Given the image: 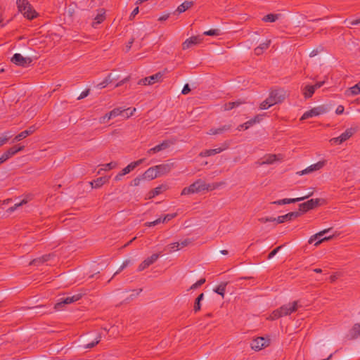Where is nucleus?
<instances>
[{"instance_id":"obj_1","label":"nucleus","mask_w":360,"mask_h":360,"mask_svg":"<svg viewBox=\"0 0 360 360\" xmlns=\"http://www.w3.org/2000/svg\"><path fill=\"white\" fill-rule=\"evenodd\" d=\"M300 305L298 301H294L286 304H283L281 307L275 309L268 318L270 320H276L281 317L290 315L292 313L295 312Z\"/></svg>"},{"instance_id":"obj_2","label":"nucleus","mask_w":360,"mask_h":360,"mask_svg":"<svg viewBox=\"0 0 360 360\" xmlns=\"http://www.w3.org/2000/svg\"><path fill=\"white\" fill-rule=\"evenodd\" d=\"M16 4L18 11L28 20H32L37 16L36 11L27 0H17Z\"/></svg>"},{"instance_id":"obj_3","label":"nucleus","mask_w":360,"mask_h":360,"mask_svg":"<svg viewBox=\"0 0 360 360\" xmlns=\"http://www.w3.org/2000/svg\"><path fill=\"white\" fill-rule=\"evenodd\" d=\"M331 229H332V228H328V229H324V230L311 236L310 237V238L309 239L308 243L309 244H311L317 240V241L314 243V245L317 246L324 241H328V240H331L332 238H333V236L321 238L324 234H326V233H328Z\"/></svg>"},{"instance_id":"obj_4","label":"nucleus","mask_w":360,"mask_h":360,"mask_svg":"<svg viewBox=\"0 0 360 360\" xmlns=\"http://www.w3.org/2000/svg\"><path fill=\"white\" fill-rule=\"evenodd\" d=\"M357 129L356 128H348L343 132L340 136L333 138L330 140V142L336 144H341L350 137H352L356 132Z\"/></svg>"},{"instance_id":"obj_5","label":"nucleus","mask_w":360,"mask_h":360,"mask_svg":"<svg viewBox=\"0 0 360 360\" xmlns=\"http://www.w3.org/2000/svg\"><path fill=\"white\" fill-rule=\"evenodd\" d=\"M267 99L270 102V105H274L281 103L285 99V93L281 89L271 91Z\"/></svg>"},{"instance_id":"obj_6","label":"nucleus","mask_w":360,"mask_h":360,"mask_svg":"<svg viewBox=\"0 0 360 360\" xmlns=\"http://www.w3.org/2000/svg\"><path fill=\"white\" fill-rule=\"evenodd\" d=\"M11 62L16 65L21 66L23 68L28 67L32 62V60L30 57H23L20 53H15L11 58Z\"/></svg>"},{"instance_id":"obj_7","label":"nucleus","mask_w":360,"mask_h":360,"mask_svg":"<svg viewBox=\"0 0 360 360\" xmlns=\"http://www.w3.org/2000/svg\"><path fill=\"white\" fill-rule=\"evenodd\" d=\"M82 294H75L70 297L60 298V301L55 304V309L57 310H60L65 304H69L78 301L82 298Z\"/></svg>"},{"instance_id":"obj_8","label":"nucleus","mask_w":360,"mask_h":360,"mask_svg":"<svg viewBox=\"0 0 360 360\" xmlns=\"http://www.w3.org/2000/svg\"><path fill=\"white\" fill-rule=\"evenodd\" d=\"M320 199H311L299 205V212L300 213H304L307 211L312 210L320 205Z\"/></svg>"},{"instance_id":"obj_9","label":"nucleus","mask_w":360,"mask_h":360,"mask_svg":"<svg viewBox=\"0 0 360 360\" xmlns=\"http://www.w3.org/2000/svg\"><path fill=\"white\" fill-rule=\"evenodd\" d=\"M162 76L163 74L159 72L153 75L139 80L138 84L144 86L153 84L155 82H160L162 80Z\"/></svg>"},{"instance_id":"obj_10","label":"nucleus","mask_w":360,"mask_h":360,"mask_svg":"<svg viewBox=\"0 0 360 360\" xmlns=\"http://www.w3.org/2000/svg\"><path fill=\"white\" fill-rule=\"evenodd\" d=\"M269 343V340H266L263 337H258L252 341L250 346L255 351H259L262 348L267 347Z\"/></svg>"},{"instance_id":"obj_11","label":"nucleus","mask_w":360,"mask_h":360,"mask_svg":"<svg viewBox=\"0 0 360 360\" xmlns=\"http://www.w3.org/2000/svg\"><path fill=\"white\" fill-rule=\"evenodd\" d=\"M313 195V192L309 193L307 195H304L303 197L296 198H284L282 200H278L276 201L271 202V204L274 205H283L285 204H290V203H295L297 202H300L302 200H304V199L311 196Z\"/></svg>"},{"instance_id":"obj_12","label":"nucleus","mask_w":360,"mask_h":360,"mask_svg":"<svg viewBox=\"0 0 360 360\" xmlns=\"http://www.w3.org/2000/svg\"><path fill=\"white\" fill-rule=\"evenodd\" d=\"M326 112V109L323 106L314 108L310 110L305 112L301 117V120H307L308 118L321 115Z\"/></svg>"},{"instance_id":"obj_13","label":"nucleus","mask_w":360,"mask_h":360,"mask_svg":"<svg viewBox=\"0 0 360 360\" xmlns=\"http://www.w3.org/2000/svg\"><path fill=\"white\" fill-rule=\"evenodd\" d=\"M301 216L300 212H291L285 215L276 217V224H282L285 221H292Z\"/></svg>"},{"instance_id":"obj_14","label":"nucleus","mask_w":360,"mask_h":360,"mask_svg":"<svg viewBox=\"0 0 360 360\" xmlns=\"http://www.w3.org/2000/svg\"><path fill=\"white\" fill-rule=\"evenodd\" d=\"M160 254H153L150 257L143 261L138 267V271H141L153 264L159 258Z\"/></svg>"},{"instance_id":"obj_15","label":"nucleus","mask_w":360,"mask_h":360,"mask_svg":"<svg viewBox=\"0 0 360 360\" xmlns=\"http://www.w3.org/2000/svg\"><path fill=\"white\" fill-rule=\"evenodd\" d=\"M24 148H25L24 146H14L10 148L9 149H8L6 152H4L1 155V159H3V160L4 162H6L7 160H8L10 158L13 156L18 152L24 149Z\"/></svg>"},{"instance_id":"obj_16","label":"nucleus","mask_w":360,"mask_h":360,"mask_svg":"<svg viewBox=\"0 0 360 360\" xmlns=\"http://www.w3.org/2000/svg\"><path fill=\"white\" fill-rule=\"evenodd\" d=\"M229 148V145L227 143H224L221 147L214 148V149H208L205 150L199 154L200 157H208L212 156L216 154H218L224 150L227 149Z\"/></svg>"},{"instance_id":"obj_17","label":"nucleus","mask_w":360,"mask_h":360,"mask_svg":"<svg viewBox=\"0 0 360 360\" xmlns=\"http://www.w3.org/2000/svg\"><path fill=\"white\" fill-rule=\"evenodd\" d=\"M174 166V164L172 162L156 165L155 168L157 169L158 176H162L169 173Z\"/></svg>"},{"instance_id":"obj_18","label":"nucleus","mask_w":360,"mask_h":360,"mask_svg":"<svg viewBox=\"0 0 360 360\" xmlns=\"http://www.w3.org/2000/svg\"><path fill=\"white\" fill-rule=\"evenodd\" d=\"M37 129V127L34 125L30 126L27 129L20 132L14 138L13 141H20L28 136L32 134Z\"/></svg>"},{"instance_id":"obj_19","label":"nucleus","mask_w":360,"mask_h":360,"mask_svg":"<svg viewBox=\"0 0 360 360\" xmlns=\"http://www.w3.org/2000/svg\"><path fill=\"white\" fill-rule=\"evenodd\" d=\"M324 165H325V161H319L317 163L312 165L308 167L307 168H306L305 169L301 171L300 172H299V174H300V175L307 174L311 173L312 172L319 170Z\"/></svg>"},{"instance_id":"obj_20","label":"nucleus","mask_w":360,"mask_h":360,"mask_svg":"<svg viewBox=\"0 0 360 360\" xmlns=\"http://www.w3.org/2000/svg\"><path fill=\"white\" fill-rule=\"evenodd\" d=\"M202 41V38H200L199 36H193L190 37L189 39H187L182 44V48L184 50L189 49L193 45L198 44L200 43Z\"/></svg>"},{"instance_id":"obj_21","label":"nucleus","mask_w":360,"mask_h":360,"mask_svg":"<svg viewBox=\"0 0 360 360\" xmlns=\"http://www.w3.org/2000/svg\"><path fill=\"white\" fill-rule=\"evenodd\" d=\"M204 186V181L202 179H198L192 184H191L189 188L192 193H196L205 191Z\"/></svg>"},{"instance_id":"obj_22","label":"nucleus","mask_w":360,"mask_h":360,"mask_svg":"<svg viewBox=\"0 0 360 360\" xmlns=\"http://www.w3.org/2000/svg\"><path fill=\"white\" fill-rule=\"evenodd\" d=\"M158 176H158V174L157 169L155 168V166L148 168L142 174V179H143L153 180V179H155Z\"/></svg>"},{"instance_id":"obj_23","label":"nucleus","mask_w":360,"mask_h":360,"mask_svg":"<svg viewBox=\"0 0 360 360\" xmlns=\"http://www.w3.org/2000/svg\"><path fill=\"white\" fill-rule=\"evenodd\" d=\"M145 159H140L137 161L132 162L129 165H128L126 167H124L121 172H122V174L126 175L129 174L130 172L134 170L136 167L140 165L141 163L144 162Z\"/></svg>"},{"instance_id":"obj_24","label":"nucleus","mask_w":360,"mask_h":360,"mask_svg":"<svg viewBox=\"0 0 360 360\" xmlns=\"http://www.w3.org/2000/svg\"><path fill=\"white\" fill-rule=\"evenodd\" d=\"M349 335L351 340L356 339L360 336V323H355L351 330H349Z\"/></svg>"},{"instance_id":"obj_25","label":"nucleus","mask_w":360,"mask_h":360,"mask_svg":"<svg viewBox=\"0 0 360 360\" xmlns=\"http://www.w3.org/2000/svg\"><path fill=\"white\" fill-rule=\"evenodd\" d=\"M231 128V126L230 124H226L222 126L221 127L217 128V129H210L209 132H207L208 134L210 135H217L224 133L226 131L229 130Z\"/></svg>"},{"instance_id":"obj_26","label":"nucleus","mask_w":360,"mask_h":360,"mask_svg":"<svg viewBox=\"0 0 360 360\" xmlns=\"http://www.w3.org/2000/svg\"><path fill=\"white\" fill-rule=\"evenodd\" d=\"M192 1H186L177 7L176 11L179 13H184L193 6Z\"/></svg>"},{"instance_id":"obj_27","label":"nucleus","mask_w":360,"mask_h":360,"mask_svg":"<svg viewBox=\"0 0 360 360\" xmlns=\"http://www.w3.org/2000/svg\"><path fill=\"white\" fill-rule=\"evenodd\" d=\"M271 41L269 40L266 42L261 44L259 46L255 49V53L257 56L261 55L264 50L267 49L270 45Z\"/></svg>"},{"instance_id":"obj_28","label":"nucleus","mask_w":360,"mask_h":360,"mask_svg":"<svg viewBox=\"0 0 360 360\" xmlns=\"http://www.w3.org/2000/svg\"><path fill=\"white\" fill-rule=\"evenodd\" d=\"M277 160V158L276 155H268L264 156L262 159V162L259 163L260 165H270L273 164Z\"/></svg>"},{"instance_id":"obj_29","label":"nucleus","mask_w":360,"mask_h":360,"mask_svg":"<svg viewBox=\"0 0 360 360\" xmlns=\"http://www.w3.org/2000/svg\"><path fill=\"white\" fill-rule=\"evenodd\" d=\"M124 110L125 109H122V108H114L109 113H107L108 120H110L111 118L117 117L118 115H121Z\"/></svg>"},{"instance_id":"obj_30","label":"nucleus","mask_w":360,"mask_h":360,"mask_svg":"<svg viewBox=\"0 0 360 360\" xmlns=\"http://www.w3.org/2000/svg\"><path fill=\"white\" fill-rule=\"evenodd\" d=\"M347 92H349L348 95L352 96L360 94V81L353 86L350 87Z\"/></svg>"},{"instance_id":"obj_31","label":"nucleus","mask_w":360,"mask_h":360,"mask_svg":"<svg viewBox=\"0 0 360 360\" xmlns=\"http://www.w3.org/2000/svg\"><path fill=\"white\" fill-rule=\"evenodd\" d=\"M315 89L314 87L311 85H307L303 89V94L305 98H311L314 94Z\"/></svg>"},{"instance_id":"obj_32","label":"nucleus","mask_w":360,"mask_h":360,"mask_svg":"<svg viewBox=\"0 0 360 360\" xmlns=\"http://www.w3.org/2000/svg\"><path fill=\"white\" fill-rule=\"evenodd\" d=\"M280 14L269 13L262 18V20L266 22H274L278 19Z\"/></svg>"},{"instance_id":"obj_33","label":"nucleus","mask_w":360,"mask_h":360,"mask_svg":"<svg viewBox=\"0 0 360 360\" xmlns=\"http://www.w3.org/2000/svg\"><path fill=\"white\" fill-rule=\"evenodd\" d=\"M106 182L105 177H99L94 180L93 182H91V184L93 188H98L103 186Z\"/></svg>"},{"instance_id":"obj_34","label":"nucleus","mask_w":360,"mask_h":360,"mask_svg":"<svg viewBox=\"0 0 360 360\" xmlns=\"http://www.w3.org/2000/svg\"><path fill=\"white\" fill-rule=\"evenodd\" d=\"M226 285L227 283H221L220 285H219L214 290V291L221 295L222 297H224V293H225V290H226Z\"/></svg>"},{"instance_id":"obj_35","label":"nucleus","mask_w":360,"mask_h":360,"mask_svg":"<svg viewBox=\"0 0 360 360\" xmlns=\"http://www.w3.org/2000/svg\"><path fill=\"white\" fill-rule=\"evenodd\" d=\"M104 20H105L104 13H98L94 18V20L92 24L93 27H95L96 25L101 23Z\"/></svg>"},{"instance_id":"obj_36","label":"nucleus","mask_w":360,"mask_h":360,"mask_svg":"<svg viewBox=\"0 0 360 360\" xmlns=\"http://www.w3.org/2000/svg\"><path fill=\"white\" fill-rule=\"evenodd\" d=\"M221 184H222V183H214V184H206V183L204 181L205 191V190H207V191H212V190H214V189H216L217 188H218L219 186H221Z\"/></svg>"},{"instance_id":"obj_37","label":"nucleus","mask_w":360,"mask_h":360,"mask_svg":"<svg viewBox=\"0 0 360 360\" xmlns=\"http://www.w3.org/2000/svg\"><path fill=\"white\" fill-rule=\"evenodd\" d=\"M206 280L205 278H200V280H198L196 283H195L194 284H193L191 287H190V289L189 290H195L199 287H200L202 284H204L205 283Z\"/></svg>"},{"instance_id":"obj_38","label":"nucleus","mask_w":360,"mask_h":360,"mask_svg":"<svg viewBox=\"0 0 360 360\" xmlns=\"http://www.w3.org/2000/svg\"><path fill=\"white\" fill-rule=\"evenodd\" d=\"M220 30L219 29H212L204 32V35L207 36H219Z\"/></svg>"},{"instance_id":"obj_39","label":"nucleus","mask_w":360,"mask_h":360,"mask_svg":"<svg viewBox=\"0 0 360 360\" xmlns=\"http://www.w3.org/2000/svg\"><path fill=\"white\" fill-rule=\"evenodd\" d=\"M323 51V47L322 46H318L316 49H313L310 53H309V57L312 58V57H314L316 56L317 54H319V53Z\"/></svg>"},{"instance_id":"obj_40","label":"nucleus","mask_w":360,"mask_h":360,"mask_svg":"<svg viewBox=\"0 0 360 360\" xmlns=\"http://www.w3.org/2000/svg\"><path fill=\"white\" fill-rule=\"evenodd\" d=\"M174 144V141H172L170 140H165L163 141L160 146L162 147L161 148L163 150H165L168 148L171 145Z\"/></svg>"},{"instance_id":"obj_41","label":"nucleus","mask_w":360,"mask_h":360,"mask_svg":"<svg viewBox=\"0 0 360 360\" xmlns=\"http://www.w3.org/2000/svg\"><path fill=\"white\" fill-rule=\"evenodd\" d=\"M116 165H117L116 162H111L110 163L103 165L102 166L103 167L102 168V169H103L105 171H108V170H110V169H113L114 167H115Z\"/></svg>"},{"instance_id":"obj_42","label":"nucleus","mask_w":360,"mask_h":360,"mask_svg":"<svg viewBox=\"0 0 360 360\" xmlns=\"http://www.w3.org/2000/svg\"><path fill=\"white\" fill-rule=\"evenodd\" d=\"M119 75L116 73H110L107 77V82H112L113 81H115L119 79Z\"/></svg>"},{"instance_id":"obj_43","label":"nucleus","mask_w":360,"mask_h":360,"mask_svg":"<svg viewBox=\"0 0 360 360\" xmlns=\"http://www.w3.org/2000/svg\"><path fill=\"white\" fill-rule=\"evenodd\" d=\"M100 340H101V335H98V337L96 338V340L86 344V348H93L100 342Z\"/></svg>"},{"instance_id":"obj_44","label":"nucleus","mask_w":360,"mask_h":360,"mask_svg":"<svg viewBox=\"0 0 360 360\" xmlns=\"http://www.w3.org/2000/svg\"><path fill=\"white\" fill-rule=\"evenodd\" d=\"M160 223H162V217H160V218H158V219H156V220H155L153 221L146 222L145 224V226L150 227V226H156V225H158V224H159Z\"/></svg>"},{"instance_id":"obj_45","label":"nucleus","mask_w":360,"mask_h":360,"mask_svg":"<svg viewBox=\"0 0 360 360\" xmlns=\"http://www.w3.org/2000/svg\"><path fill=\"white\" fill-rule=\"evenodd\" d=\"M191 243H192V240L190 238H186V239L181 240V242H179L180 249L188 246Z\"/></svg>"},{"instance_id":"obj_46","label":"nucleus","mask_w":360,"mask_h":360,"mask_svg":"<svg viewBox=\"0 0 360 360\" xmlns=\"http://www.w3.org/2000/svg\"><path fill=\"white\" fill-rule=\"evenodd\" d=\"M176 214H166L163 218H162V223L167 222L174 218Z\"/></svg>"},{"instance_id":"obj_47","label":"nucleus","mask_w":360,"mask_h":360,"mask_svg":"<svg viewBox=\"0 0 360 360\" xmlns=\"http://www.w3.org/2000/svg\"><path fill=\"white\" fill-rule=\"evenodd\" d=\"M271 106H272V105H270V102L266 98L260 104L259 108L262 110H266V109H268Z\"/></svg>"},{"instance_id":"obj_48","label":"nucleus","mask_w":360,"mask_h":360,"mask_svg":"<svg viewBox=\"0 0 360 360\" xmlns=\"http://www.w3.org/2000/svg\"><path fill=\"white\" fill-rule=\"evenodd\" d=\"M169 247L170 248L169 252H172V251H174V250H179L180 249L179 242L172 243L169 245Z\"/></svg>"},{"instance_id":"obj_49","label":"nucleus","mask_w":360,"mask_h":360,"mask_svg":"<svg viewBox=\"0 0 360 360\" xmlns=\"http://www.w3.org/2000/svg\"><path fill=\"white\" fill-rule=\"evenodd\" d=\"M129 260L124 261L123 264L121 265V266L119 268V269L114 274V276L121 272L124 268H126L129 265Z\"/></svg>"},{"instance_id":"obj_50","label":"nucleus","mask_w":360,"mask_h":360,"mask_svg":"<svg viewBox=\"0 0 360 360\" xmlns=\"http://www.w3.org/2000/svg\"><path fill=\"white\" fill-rule=\"evenodd\" d=\"M201 309V302L197 300H195L193 310L195 312L199 311Z\"/></svg>"},{"instance_id":"obj_51","label":"nucleus","mask_w":360,"mask_h":360,"mask_svg":"<svg viewBox=\"0 0 360 360\" xmlns=\"http://www.w3.org/2000/svg\"><path fill=\"white\" fill-rule=\"evenodd\" d=\"M282 246H278L274 249L268 255V259H271L281 249Z\"/></svg>"},{"instance_id":"obj_52","label":"nucleus","mask_w":360,"mask_h":360,"mask_svg":"<svg viewBox=\"0 0 360 360\" xmlns=\"http://www.w3.org/2000/svg\"><path fill=\"white\" fill-rule=\"evenodd\" d=\"M131 77L130 76H128L125 78H124L123 79H122L121 81H120L119 82H117L115 85V87H119L122 85H123L124 84H125L126 82H129V79H130Z\"/></svg>"},{"instance_id":"obj_53","label":"nucleus","mask_w":360,"mask_h":360,"mask_svg":"<svg viewBox=\"0 0 360 360\" xmlns=\"http://www.w3.org/2000/svg\"><path fill=\"white\" fill-rule=\"evenodd\" d=\"M224 110H230L234 108V104L232 102L226 103L223 106Z\"/></svg>"},{"instance_id":"obj_54","label":"nucleus","mask_w":360,"mask_h":360,"mask_svg":"<svg viewBox=\"0 0 360 360\" xmlns=\"http://www.w3.org/2000/svg\"><path fill=\"white\" fill-rule=\"evenodd\" d=\"M139 7H136L131 13L130 16H129V20H132L135 18V16L139 13Z\"/></svg>"},{"instance_id":"obj_55","label":"nucleus","mask_w":360,"mask_h":360,"mask_svg":"<svg viewBox=\"0 0 360 360\" xmlns=\"http://www.w3.org/2000/svg\"><path fill=\"white\" fill-rule=\"evenodd\" d=\"M142 176H139V177H136L135 178L132 182H131V185L134 186H137L139 185L140 184V181L142 180Z\"/></svg>"},{"instance_id":"obj_56","label":"nucleus","mask_w":360,"mask_h":360,"mask_svg":"<svg viewBox=\"0 0 360 360\" xmlns=\"http://www.w3.org/2000/svg\"><path fill=\"white\" fill-rule=\"evenodd\" d=\"M191 91V88L188 84H185L182 89V94L186 95L188 94Z\"/></svg>"},{"instance_id":"obj_57","label":"nucleus","mask_w":360,"mask_h":360,"mask_svg":"<svg viewBox=\"0 0 360 360\" xmlns=\"http://www.w3.org/2000/svg\"><path fill=\"white\" fill-rule=\"evenodd\" d=\"M89 94V89H86L82 92V94L79 95V96L77 98L78 100L83 99L86 98Z\"/></svg>"},{"instance_id":"obj_58","label":"nucleus","mask_w":360,"mask_h":360,"mask_svg":"<svg viewBox=\"0 0 360 360\" xmlns=\"http://www.w3.org/2000/svg\"><path fill=\"white\" fill-rule=\"evenodd\" d=\"M43 262H41V257H39V258H36L34 259H33L30 263V265H39V264H42Z\"/></svg>"},{"instance_id":"obj_59","label":"nucleus","mask_w":360,"mask_h":360,"mask_svg":"<svg viewBox=\"0 0 360 360\" xmlns=\"http://www.w3.org/2000/svg\"><path fill=\"white\" fill-rule=\"evenodd\" d=\"M182 195H189V194H193L189 186L188 187H185L182 191H181V193Z\"/></svg>"},{"instance_id":"obj_60","label":"nucleus","mask_w":360,"mask_h":360,"mask_svg":"<svg viewBox=\"0 0 360 360\" xmlns=\"http://www.w3.org/2000/svg\"><path fill=\"white\" fill-rule=\"evenodd\" d=\"M344 110H345V108L343 105H338V108H336V110H335V113L337 115H341L344 112Z\"/></svg>"},{"instance_id":"obj_61","label":"nucleus","mask_w":360,"mask_h":360,"mask_svg":"<svg viewBox=\"0 0 360 360\" xmlns=\"http://www.w3.org/2000/svg\"><path fill=\"white\" fill-rule=\"evenodd\" d=\"M232 103L234 104V108L240 106V105L245 103V101L244 100H238L236 101L232 102Z\"/></svg>"},{"instance_id":"obj_62","label":"nucleus","mask_w":360,"mask_h":360,"mask_svg":"<svg viewBox=\"0 0 360 360\" xmlns=\"http://www.w3.org/2000/svg\"><path fill=\"white\" fill-rule=\"evenodd\" d=\"M110 82H107V77L102 82H101L98 86L100 88V89H103V88H105L108 84H110Z\"/></svg>"},{"instance_id":"obj_63","label":"nucleus","mask_w":360,"mask_h":360,"mask_svg":"<svg viewBox=\"0 0 360 360\" xmlns=\"http://www.w3.org/2000/svg\"><path fill=\"white\" fill-rule=\"evenodd\" d=\"M325 83V82H316L314 85H313V87H314V89H319L321 88L323 84Z\"/></svg>"},{"instance_id":"obj_64","label":"nucleus","mask_w":360,"mask_h":360,"mask_svg":"<svg viewBox=\"0 0 360 360\" xmlns=\"http://www.w3.org/2000/svg\"><path fill=\"white\" fill-rule=\"evenodd\" d=\"M161 187H157L153 191V196L157 195L161 192Z\"/></svg>"}]
</instances>
